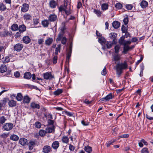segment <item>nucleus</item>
Returning a JSON list of instances; mask_svg holds the SVG:
<instances>
[{
	"label": "nucleus",
	"instance_id": "35",
	"mask_svg": "<svg viewBox=\"0 0 153 153\" xmlns=\"http://www.w3.org/2000/svg\"><path fill=\"white\" fill-rule=\"evenodd\" d=\"M63 92V90L62 89H58L56 91H55L53 92V94L55 95H58L59 94L62 93Z\"/></svg>",
	"mask_w": 153,
	"mask_h": 153
},
{
	"label": "nucleus",
	"instance_id": "23",
	"mask_svg": "<svg viewBox=\"0 0 153 153\" xmlns=\"http://www.w3.org/2000/svg\"><path fill=\"white\" fill-rule=\"evenodd\" d=\"M49 21L48 20L45 19L42 21V24L44 27H48L49 24Z\"/></svg>",
	"mask_w": 153,
	"mask_h": 153
},
{
	"label": "nucleus",
	"instance_id": "39",
	"mask_svg": "<svg viewBox=\"0 0 153 153\" xmlns=\"http://www.w3.org/2000/svg\"><path fill=\"white\" fill-rule=\"evenodd\" d=\"M69 139L68 137L66 136L63 137L62 139V140L63 143H68L69 141Z\"/></svg>",
	"mask_w": 153,
	"mask_h": 153
},
{
	"label": "nucleus",
	"instance_id": "61",
	"mask_svg": "<svg viewBox=\"0 0 153 153\" xmlns=\"http://www.w3.org/2000/svg\"><path fill=\"white\" fill-rule=\"evenodd\" d=\"M57 57L56 56H54L53 59V62L54 64H56L57 62Z\"/></svg>",
	"mask_w": 153,
	"mask_h": 153
},
{
	"label": "nucleus",
	"instance_id": "64",
	"mask_svg": "<svg viewBox=\"0 0 153 153\" xmlns=\"http://www.w3.org/2000/svg\"><path fill=\"white\" fill-rule=\"evenodd\" d=\"M128 17H126L123 20V22L125 25H126L128 22Z\"/></svg>",
	"mask_w": 153,
	"mask_h": 153
},
{
	"label": "nucleus",
	"instance_id": "30",
	"mask_svg": "<svg viewBox=\"0 0 153 153\" xmlns=\"http://www.w3.org/2000/svg\"><path fill=\"white\" fill-rule=\"evenodd\" d=\"M9 106L10 107H13L15 106L16 105V102L14 100H12L9 101L8 102Z\"/></svg>",
	"mask_w": 153,
	"mask_h": 153
},
{
	"label": "nucleus",
	"instance_id": "60",
	"mask_svg": "<svg viewBox=\"0 0 153 153\" xmlns=\"http://www.w3.org/2000/svg\"><path fill=\"white\" fill-rule=\"evenodd\" d=\"M129 135L128 134H122L119 136V137L121 138H127L128 137Z\"/></svg>",
	"mask_w": 153,
	"mask_h": 153
},
{
	"label": "nucleus",
	"instance_id": "29",
	"mask_svg": "<svg viewBox=\"0 0 153 153\" xmlns=\"http://www.w3.org/2000/svg\"><path fill=\"white\" fill-rule=\"evenodd\" d=\"M10 28L13 31L17 30L18 29V25L16 24H14L11 26Z\"/></svg>",
	"mask_w": 153,
	"mask_h": 153
},
{
	"label": "nucleus",
	"instance_id": "26",
	"mask_svg": "<svg viewBox=\"0 0 153 153\" xmlns=\"http://www.w3.org/2000/svg\"><path fill=\"white\" fill-rule=\"evenodd\" d=\"M65 33L61 31L59 32L56 39L57 41L61 40V39L63 37V36Z\"/></svg>",
	"mask_w": 153,
	"mask_h": 153
},
{
	"label": "nucleus",
	"instance_id": "53",
	"mask_svg": "<svg viewBox=\"0 0 153 153\" xmlns=\"http://www.w3.org/2000/svg\"><path fill=\"white\" fill-rule=\"evenodd\" d=\"M72 51H69L67 52L66 56V60H69L71 56Z\"/></svg>",
	"mask_w": 153,
	"mask_h": 153
},
{
	"label": "nucleus",
	"instance_id": "11",
	"mask_svg": "<svg viewBox=\"0 0 153 153\" xmlns=\"http://www.w3.org/2000/svg\"><path fill=\"white\" fill-rule=\"evenodd\" d=\"M36 144L35 141H30L29 142L28 145L29 149L30 150H32Z\"/></svg>",
	"mask_w": 153,
	"mask_h": 153
},
{
	"label": "nucleus",
	"instance_id": "57",
	"mask_svg": "<svg viewBox=\"0 0 153 153\" xmlns=\"http://www.w3.org/2000/svg\"><path fill=\"white\" fill-rule=\"evenodd\" d=\"M115 7L117 8H118V9H120L122 7V5L120 3H117L115 4Z\"/></svg>",
	"mask_w": 153,
	"mask_h": 153
},
{
	"label": "nucleus",
	"instance_id": "41",
	"mask_svg": "<svg viewBox=\"0 0 153 153\" xmlns=\"http://www.w3.org/2000/svg\"><path fill=\"white\" fill-rule=\"evenodd\" d=\"M61 47V45L60 44L58 45H57V47L56 48L55 51V53L56 55H57L58 54V52H60V50Z\"/></svg>",
	"mask_w": 153,
	"mask_h": 153
},
{
	"label": "nucleus",
	"instance_id": "56",
	"mask_svg": "<svg viewBox=\"0 0 153 153\" xmlns=\"http://www.w3.org/2000/svg\"><path fill=\"white\" fill-rule=\"evenodd\" d=\"M33 23L35 25H37L39 23V19L37 18L33 19Z\"/></svg>",
	"mask_w": 153,
	"mask_h": 153
},
{
	"label": "nucleus",
	"instance_id": "62",
	"mask_svg": "<svg viewBox=\"0 0 153 153\" xmlns=\"http://www.w3.org/2000/svg\"><path fill=\"white\" fill-rule=\"evenodd\" d=\"M14 75L16 78L19 77L20 76V73L19 71H16L14 73Z\"/></svg>",
	"mask_w": 153,
	"mask_h": 153
},
{
	"label": "nucleus",
	"instance_id": "25",
	"mask_svg": "<svg viewBox=\"0 0 153 153\" xmlns=\"http://www.w3.org/2000/svg\"><path fill=\"white\" fill-rule=\"evenodd\" d=\"M66 28L65 27V22H63L61 24V27H60V30L61 32L65 33V30H66Z\"/></svg>",
	"mask_w": 153,
	"mask_h": 153
},
{
	"label": "nucleus",
	"instance_id": "27",
	"mask_svg": "<svg viewBox=\"0 0 153 153\" xmlns=\"http://www.w3.org/2000/svg\"><path fill=\"white\" fill-rule=\"evenodd\" d=\"M32 77V75L29 72H27L24 74V77L26 79H30Z\"/></svg>",
	"mask_w": 153,
	"mask_h": 153
},
{
	"label": "nucleus",
	"instance_id": "33",
	"mask_svg": "<svg viewBox=\"0 0 153 153\" xmlns=\"http://www.w3.org/2000/svg\"><path fill=\"white\" fill-rule=\"evenodd\" d=\"M148 5V3L146 1H143L140 3V5L141 7L143 8H145Z\"/></svg>",
	"mask_w": 153,
	"mask_h": 153
},
{
	"label": "nucleus",
	"instance_id": "59",
	"mask_svg": "<svg viewBox=\"0 0 153 153\" xmlns=\"http://www.w3.org/2000/svg\"><path fill=\"white\" fill-rule=\"evenodd\" d=\"M66 9H65L62 5L60 6L59 7V12H62V11H65Z\"/></svg>",
	"mask_w": 153,
	"mask_h": 153
},
{
	"label": "nucleus",
	"instance_id": "10",
	"mask_svg": "<svg viewBox=\"0 0 153 153\" xmlns=\"http://www.w3.org/2000/svg\"><path fill=\"white\" fill-rule=\"evenodd\" d=\"M59 146V143L58 141H55L52 143L51 146L52 148L55 149L57 150Z\"/></svg>",
	"mask_w": 153,
	"mask_h": 153
},
{
	"label": "nucleus",
	"instance_id": "13",
	"mask_svg": "<svg viewBox=\"0 0 153 153\" xmlns=\"http://www.w3.org/2000/svg\"><path fill=\"white\" fill-rule=\"evenodd\" d=\"M22 41L25 44H27L30 42L31 39L28 36H24L23 38Z\"/></svg>",
	"mask_w": 153,
	"mask_h": 153
},
{
	"label": "nucleus",
	"instance_id": "34",
	"mask_svg": "<svg viewBox=\"0 0 153 153\" xmlns=\"http://www.w3.org/2000/svg\"><path fill=\"white\" fill-rule=\"evenodd\" d=\"M125 36H123L119 39V43L120 45H124L125 41Z\"/></svg>",
	"mask_w": 153,
	"mask_h": 153
},
{
	"label": "nucleus",
	"instance_id": "2",
	"mask_svg": "<svg viewBox=\"0 0 153 153\" xmlns=\"http://www.w3.org/2000/svg\"><path fill=\"white\" fill-rule=\"evenodd\" d=\"M116 66L122 70L126 69L128 68V65L126 61H124L123 63L117 64Z\"/></svg>",
	"mask_w": 153,
	"mask_h": 153
},
{
	"label": "nucleus",
	"instance_id": "36",
	"mask_svg": "<svg viewBox=\"0 0 153 153\" xmlns=\"http://www.w3.org/2000/svg\"><path fill=\"white\" fill-rule=\"evenodd\" d=\"M39 134L40 136L43 137L45 136L46 134V132L45 131L41 129L39 131Z\"/></svg>",
	"mask_w": 153,
	"mask_h": 153
},
{
	"label": "nucleus",
	"instance_id": "54",
	"mask_svg": "<svg viewBox=\"0 0 153 153\" xmlns=\"http://www.w3.org/2000/svg\"><path fill=\"white\" fill-rule=\"evenodd\" d=\"M44 39L43 38H41L38 39V43L39 45H42L43 44Z\"/></svg>",
	"mask_w": 153,
	"mask_h": 153
},
{
	"label": "nucleus",
	"instance_id": "28",
	"mask_svg": "<svg viewBox=\"0 0 153 153\" xmlns=\"http://www.w3.org/2000/svg\"><path fill=\"white\" fill-rule=\"evenodd\" d=\"M120 48V45H115L114 47V52L116 54H119Z\"/></svg>",
	"mask_w": 153,
	"mask_h": 153
},
{
	"label": "nucleus",
	"instance_id": "6",
	"mask_svg": "<svg viewBox=\"0 0 153 153\" xmlns=\"http://www.w3.org/2000/svg\"><path fill=\"white\" fill-rule=\"evenodd\" d=\"M48 20L50 22H54L57 19V16L54 14H50L48 17Z\"/></svg>",
	"mask_w": 153,
	"mask_h": 153
},
{
	"label": "nucleus",
	"instance_id": "52",
	"mask_svg": "<svg viewBox=\"0 0 153 153\" xmlns=\"http://www.w3.org/2000/svg\"><path fill=\"white\" fill-rule=\"evenodd\" d=\"M61 43L63 45H65L67 41V39L65 36L63 37L61 40Z\"/></svg>",
	"mask_w": 153,
	"mask_h": 153
},
{
	"label": "nucleus",
	"instance_id": "46",
	"mask_svg": "<svg viewBox=\"0 0 153 153\" xmlns=\"http://www.w3.org/2000/svg\"><path fill=\"white\" fill-rule=\"evenodd\" d=\"M6 9V7L3 3L0 4V10L4 11Z\"/></svg>",
	"mask_w": 153,
	"mask_h": 153
},
{
	"label": "nucleus",
	"instance_id": "5",
	"mask_svg": "<svg viewBox=\"0 0 153 153\" xmlns=\"http://www.w3.org/2000/svg\"><path fill=\"white\" fill-rule=\"evenodd\" d=\"M29 5L27 4L24 3L21 6V11L23 12H27L29 9Z\"/></svg>",
	"mask_w": 153,
	"mask_h": 153
},
{
	"label": "nucleus",
	"instance_id": "55",
	"mask_svg": "<svg viewBox=\"0 0 153 153\" xmlns=\"http://www.w3.org/2000/svg\"><path fill=\"white\" fill-rule=\"evenodd\" d=\"M121 30L123 33L126 32L127 31V27L123 25L122 26Z\"/></svg>",
	"mask_w": 153,
	"mask_h": 153
},
{
	"label": "nucleus",
	"instance_id": "21",
	"mask_svg": "<svg viewBox=\"0 0 153 153\" xmlns=\"http://www.w3.org/2000/svg\"><path fill=\"white\" fill-rule=\"evenodd\" d=\"M19 139V137L15 134L11 135L10 137V139L14 141H17Z\"/></svg>",
	"mask_w": 153,
	"mask_h": 153
},
{
	"label": "nucleus",
	"instance_id": "9",
	"mask_svg": "<svg viewBox=\"0 0 153 153\" xmlns=\"http://www.w3.org/2000/svg\"><path fill=\"white\" fill-rule=\"evenodd\" d=\"M49 6L51 8H55L57 4V3L54 0L50 1L49 3Z\"/></svg>",
	"mask_w": 153,
	"mask_h": 153
},
{
	"label": "nucleus",
	"instance_id": "40",
	"mask_svg": "<svg viewBox=\"0 0 153 153\" xmlns=\"http://www.w3.org/2000/svg\"><path fill=\"white\" fill-rule=\"evenodd\" d=\"M54 126L53 127H50L47 126V128H46V130L45 131L47 133H51L53 132V131L54 130L53 129Z\"/></svg>",
	"mask_w": 153,
	"mask_h": 153
},
{
	"label": "nucleus",
	"instance_id": "50",
	"mask_svg": "<svg viewBox=\"0 0 153 153\" xmlns=\"http://www.w3.org/2000/svg\"><path fill=\"white\" fill-rule=\"evenodd\" d=\"M6 120V119L4 116H2L0 118V122L1 124L4 123Z\"/></svg>",
	"mask_w": 153,
	"mask_h": 153
},
{
	"label": "nucleus",
	"instance_id": "4",
	"mask_svg": "<svg viewBox=\"0 0 153 153\" xmlns=\"http://www.w3.org/2000/svg\"><path fill=\"white\" fill-rule=\"evenodd\" d=\"M23 45L20 43H17L14 46V50L17 52H20L23 48Z\"/></svg>",
	"mask_w": 153,
	"mask_h": 153
},
{
	"label": "nucleus",
	"instance_id": "49",
	"mask_svg": "<svg viewBox=\"0 0 153 153\" xmlns=\"http://www.w3.org/2000/svg\"><path fill=\"white\" fill-rule=\"evenodd\" d=\"M117 36V34L115 33H111L110 34V36L112 39H116Z\"/></svg>",
	"mask_w": 153,
	"mask_h": 153
},
{
	"label": "nucleus",
	"instance_id": "63",
	"mask_svg": "<svg viewBox=\"0 0 153 153\" xmlns=\"http://www.w3.org/2000/svg\"><path fill=\"white\" fill-rule=\"evenodd\" d=\"M75 147L72 145L70 144L69 146V149L72 151H73L75 149Z\"/></svg>",
	"mask_w": 153,
	"mask_h": 153
},
{
	"label": "nucleus",
	"instance_id": "31",
	"mask_svg": "<svg viewBox=\"0 0 153 153\" xmlns=\"http://www.w3.org/2000/svg\"><path fill=\"white\" fill-rule=\"evenodd\" d=\"M30 100V98L27 96L24 97L23 102L24 103H28Z\"/></svg>",
	"mask_w": 153,
	"mask_h": 153
},
{
	"label": "nucleus",
	"instance_id": "3",
	"mask_svg": "<svg viewBox=\"0 0 153 153\" xmlns=\"http://www.w3.org/2000/svg\"><path fill=\"white\" fill-rule=\"evenodd\" d=\"M44 78L45 79H51L54 78L51 72H46L43 74Z\"/></svg>",
	"mask_w": 153,
	"mask_h": 153
},
{
	"label": "nucleus",
	"instance_id": "37",
	"mask_svg": "<svg viewBox=\"0 0 153 153\" xmlns=\"http://www.w3.org/2000/svg\"><path fill=\"white\" fill-rule=\"evenodd\" d=\"M94 12L97 16L98 17H100L101 15V12L98 10L94 9Z\"/></svg>",
	"mask_w": 153,
	"mask_h": 153
},
{
	"label": "nucleus",
	"instance_id": "15",
	"mask_svg": "<svg viewBox=\"0 0 153 153\" xmlns=\"http://www.w3.org/2000/svg\"><path fill=\"white\" fill-rule=\"evenodd\" d=\"M23 18L25 20L29 21L31 19L32 16L29 13H26L24 15Z\"/></svg>",
	"mask_w": 153,
	"mask_h": 153
},
{
	"label": "nucleus",
	"instance_id": "20",
	"mask_svg": "<svg viewBox=\"0 0 153 153\" xmlns=\"http://www.w3.org/2000/svg\"><path fill=\"white\" fill-rule=\"evenodd\" d=\"M112 25L113 27L115 29L118 28L120 26V23L117 21H115L112 24Z\"/></svg>",
	"mask_w": 153,
	"mask_h": 153
},
{
	"label": "nucleus",
	"instance_id": "19",
	"mask_svg": "<svg viewBox=\"0 0 153 153\" xmlns=\"http://www.w3.org/2000/svg\"><path fill=\"white\" fill-rule=\"evenodd\" d=\"M53 39L52 38H48L45 41V44L48 46H50L53 42Z\"/></svg>",
	"mask_w": 153,
	"mask_h": 153
},
{
	"label": "nucleus",
	"instance_id": "43",
	"mask_svg": "<svg viewBox=\"0 0 153 153\" xmlns=\"http://www.w3.org/2000/svg\"><path fill=\"white\" fill-rule=\"evenodd\" d=\"M84 149L86 152L88 153H91L92 151L91 147L88 146H86L85 147Z\"/></svg>",
	"mask_w": 153,
	"mask_h": 153
},
{
	"label": "nucleus",
	"instance_id": "17",
	"mask_svg": "<svg viewBox=\"0 0 153 153\" xmlns=\"http://www.w3.org/2000/svg\"><path fill=\"white\" fill-rule=\"evenodd\" d=\"M7 67L5 65H2L0 67V72L1 73H4L6 71Z\"/></svg>",
	"mask_w": 153,
	"mask_h": 153
},
{
	"label": "nucleus",
	"instance_id": "42",
	"mask_svg": "<svg viewBox=\"0 0 153 153\" xmlns=\"http://www.w3.org/2000/svg\"><path fill=\"white\" fill-rule=\"evenodd\" d=\"M2 61L3 63H8L10 61V59L8 56H6L5 58L4 57L2 59Z\"/></svg>",
	"mask_w": 153,
	"mask_h": 153
},
{
	"label": "nucleus",
	"instance_id": "1",
	"mask_svg": "<svg viewBox=\"0 0 153 153\" xmlns=\"http://www.w3.org/2000/svg\"><path fill=\"white\" fill-rule=\"evenodd\" d=\"M13 127V124L10 123H7L4 124L3 128L4 130L9 131L11 130Z\"/></svg>",
	"mask_w": 153,
	"mask_h": 153
},
{
	"label": "nucleus",
	"instance_id": "32",
	"mask_svg": "<svg viewBox=\"0 0 153 153\" xmlns=\"http://www.w3.org/2000/svg\"><path fill=\"white\" fill-rule=\"evenodd\" d=\"M101 9L102 10H106L108 9V5L107 3H103L101 4Z\"/></svg>",
	"mask_w": 153,
	"mask_h": 153
},
{
	"label": "nucleus",
	"instance_id": "14",
	"mask_svg": "<svg viewBox=\"0 0 153 153\" xmlns=\"http://www.w3.org/2000/svg\"><path fill=\"white\" fill-rule=\"evenodd\" d=\"M30 107L32 108L35 109H39L40 108L39 105L37 103H36L35 102H33L30 103Z\"/></svg>",
	"mask_w": 153,
	"mask_h": 153
},
{
	"label": "nucleus",
	"instance_id": "45",
	"mask_svg": "<svg viewBox=\"0 0 153 153\" xmlns=\"http://www.w3.org/2000/svg\"><path fill=\"white\" fill-rule=\"evenodd\" d=\"M41 123L38 121L36 122L34 124V126L36 128H39L41 126Z\"/></svg>",
	"mask_w": 153,
	"mask_h": 153
},
{
	"label": "nucleus",
	"instance_id": "48",
	"mask_svg": "<svg viewBox=\"0 0 153 153\" xmlns=\"http://www.w3.org/2000/svg\"><path fill=\"white\" fill-rule=\"evenodd\" d=\"M112 43L110 42H107L106 43L105 45L106 46L107 48H110L112 47Z\"/></svg>",
	"mask_w": 153,
	"mask_h": 153
},
{
	"label": "nucleus",
	"instance_id": "7",
	"mask_svg": "<svg viewBox=\"0 0 153 153\" xmlns=\"http://www.w3.org/2000/svg\"><path fill=\"white\" fill-rule=\"evenodd\" d=\"M51 148L49 146L46 145L44 146L42 149V152L44 153H48L51 150Z\"/></svg>",
	"mask_w": 153,
	"mask_h": 153
},
{
	"label": "nucleus",
	"instance_id": "58",
	"mask_svg": "<svg viewBox=\"0 0 153 153\" xmlns=\"http://www.w3.org/2000/svg\"><path fill=\"white\" fill-rule=\"evenodd\" d=\"M9 135V133H4L2 134H1L0 136V137L1 138H3L5 139H6Z\"/></svg>",
	"mask_w": 153,
	"mask_h": 153
},
{
	"label": "nucleus",
	"instance_id": "38",
	"mask_svg": "<svg viewBox=\"0 0 153 153\" xmlns=\"http://www.w3.org/2000/svg\"><path fill=\"white\" fill-rule=\"evenodd\" d=\"M113 97L112 94L111 93L105 97V99L106 101H109L110 100L112 99Z\"/></svg>",
	"mask_w": 153,
	"mask_h": 153
},
{
	"label": "nucleus",
	"instance_id": "22",
	"mask_svg": "<svg viewBox=\"0 0 153 153\" xmlns=\"http://www.w3.org/2000/svg\"><path fill=\"white\" fill-rule=\"evenodd\" d=\"M120 56L119 54H116L113 56V60L117 62L120 60Z\"/></svg>",
	"mask_w": 153,
	"mask_h": 153
},
{
	"label": "nucleus",
	"instance_id": "51",
	"mask_svg": "<svg viewBox=\"0 0 153 153\" xmlns=\"http://www.w3.org/2000/svg\"><path fill=\"white\" fill-rule=\"evenodd\" d=\"M141 153H149L148 149L146 148H143L141 151Z\"/></svg>",
	"mask_w": 153,
	"mask_h": 153
},
{
	"label": "nucleus",
	"instance_id": "18",
	"mask_svg": "<svg viewBox=\"0 0 153 153\" xmlns=\"http://www.w3.org/2000/svg\"><path fill=\"white\" fill-rule=\"evenodd\" d=\"M130 47L128 46L123 45V51L122 52L123 54H126L130 50Z\"/></svg>",
	"mask_w": 153,
	"mask_h": 153
},
{
	"label": "nucleus",
	"instance_id": "8",
	"mask_svg": "<svg viewBox=\"0 0 153 153\" xmlns=\"http://www.w3.org/2000/svg\"><path fill=\"white\" fill-rule=\"evenodd\" d=\"M27 140L24 138H21L19 140V143L22 146H25L27 144Z\"/></svg>",
	"mask_w": 153,
	"mask_h": 153
},
{
	"label": "nucleus",
	"instance_id": "16",
	"mask_svg": "<svg viewBox=\"0 0 153 153\" xmlns=\"http://www.w3.org/2000/svg\"><path fill=\"white\" fill-rule=\"evenodd\" d=\"M18 30L20 32L22 33L26 30V27L24 24L20 25L18 27Z\"/></svg>",
	"mask_w": 153,
	"mask_h": 153
},
{
	"label": "nucleus",
	"instance_id": "44",
	"mask_svg": "<svg viewBox=\"0 0 153 153\" xmlns=\"http://www.w3.org/2000/svg\"><path fill=\"white\" fill-rule=\"evenodd\" d=\"M23 98V96L22 94L20 93H19L17 94L16 97V99L18 101L22 100Z\"/></svg>",
	"mask_w": 153,
	"mask_h": 153
},
{
	"label": "nucleus",
	"instance_id": "12",
	"mask_svg": "<svg viewBox=\"0 0 153 153\" xmlns=\"http://www.w3.org/2000/svg\"><path fill=\"white\" fill-rule=\"evenodd\" d=\"M146 118L149 120H153V112L152 111H148L147 113L146 114Z\"/></svg>",
	"mask_w": 153,
	"mask_h": 153
},
{
	"label": "nucleus",
	"instance_id": "47",
	"mask_svg": "<svg viewBox=\"0 0 153 153\" xmlns=\"http://www.w3.org/2000/svg\"><path fill=\"white\" fill-rule=\"evenodd\" d=\"M10 33H9V32L7 30H5L3 33L1 34V36L2 37H7L8 36Z\"/></svg>",
	"mask_w": 153,
	"mask_h": 153
},
{
	"label": "nucleus",
	"instance_id": "24",
	"mask_svg": "<svg viewBox=\"0 0 153 153\" xmlns=\"http://www.w3.org/2000/svg\"><path fill=\"white\" fill-rule=\"evenodd\" d=\"M122 69L116 66V74L118 75V76L119 77L121 74L122 73Z\"/></svg>",
	"mask_w": 153,
	"mask_h": 153
}]
</instances>
